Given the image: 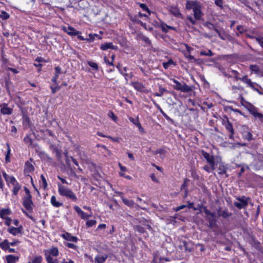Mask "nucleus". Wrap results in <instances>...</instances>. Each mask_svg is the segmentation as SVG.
I'll use <instances>...</instances> for the list:
<instances>
[{
    "label": "nucleus",
    "instance_id": "obj_1",
    "mask_svg": "<svg viewBox=\"0 0 263 263\" xmlns=\"http://www.w3.org/2000/svg\"><path fill=\"white\" fill-rule=\"evenodd\" d=\"M58 191L59 194L63 196L76 201L77 200V196L74 193L69 189L61 185L58 184Z\"/></svg>",
    "mask_w": 263,
    "mask_h": 263
},
{
    "label": "nucleus",
    "instance_id": "obj_2",
    "mask_svg": "<svg viewBox=\"0 0 263 263\" xmlns=\"http://www.w3.org/2000/svg\"><path fill=\"white\" fill-rule=\"evenodd\" d=\"M24 189L26 195L23 198V204L26 210L31 211L32 209V205L33 204L32 196L26 187H24Z\"/></svg>",
    "mask_w": 263,
    "mask_h": 263
},
{
    "label": "nucleus",
    "instance_id": "obj_3",
    "mask_svg": "<svg viewBox=\"0 0 263 263\" xmlns=\"http://www.w3.org/2000/svg\"><path fill=\"white\" fill-rule=\"evenodd\" d=\"M173 82L176 84V85L174 86V89L176 90H180L184 92H188L191 90L190 87L185 83L182 85L179 81L175 79H173Z\"/></svg>",
    "mask_w": 263,
    "mask_h": 263
},
{
    "label": "nucleus",
    "instance_id": "obj_4",
    "mask_svg": "<svg viewBox=\"0 0 263 263\" xmlns=\"http://www.w3.org/2000/svg\"><path fill=\"white\" fill-rule=\"evenodd\" d=\"M237 199L239 202H235L234 205L239 209L245 208L248 205V200L245 196L237 198Z\"/></svg>",
    "mask_w": 263,
    "mask_h": 263
},
{
    "label": "nucleus",
    "instance_id": "obj_5",
    "mask_svg": "<svg viewBox=\"0 0 263 263\" xmlns=\"http://www.w3.org/2000/svg\"><path fill=\"white\" fill-rule=\"evenodd\" d=\"M132 85L135 89L137 91L144 93H148L149 92V90L145 87V86L141 83L135 82L133 83Z\"/></svg>",
    "mask_w": 263,
    "mask_h": 263
},
{
    "label": "nucleus",
    "instance_id": "obj_6",
    "mask_svg": "<svg viewBox=\"0 0 263 263\" xmlns=\"http://www.w3.org/2000/svg\"><path fill=\"white\" fill-rule=\"evenodd\" d=\"M74 209L75 211L80 215L81 217L83 219H86L92 216L91 212L89 214H87L84 212L80 207L77 205L74 206Z\"/></svg>",
    "mask_w": 263,
    "mask_h": 263
},
{
    "label": "nucleus",
    "instance_id": "obj_7",
    "mask_svg": "<svg viewBox=\"0 0 263 263\" xmlns=\"http://www.w3.org/2000/svg\"><path fill=\"white\" fill-rule=\"evenodd\" d=\"M63 30H64L66 32H67V34L72 36L78 35L79 34V31L76 30L74 28H73L72 27H63Z\"/></svg>",
    "mask_w": 263,
    "mask_h": 263
},
{
    "label": "nucleus",
    "instance_id": "obj_8",
    "mask_svg": "<svg viewBox=\"0 0 263 263\" xmlns=\"http://www.w3.org/2000/svg\"><path fill=\"white\" fill-rule=\"evenodd\" d=\"M50 148L52 151L53 153H55V156L58 160H60L62 155H61V151L58 148V147L53 144H51L50 145Z\"/></svg>",
    "mask_w": 263,
    "mask_h": 263
},
{
    "label": "nucleus",
    "instance_id": "obj_9",
    "mask_svg": "<svg viewBox=\"0 0 263 263\" xmlns=\"http://www.w3.org/2000/svg\"><path fill=\"white\" fill-rule=\"evenodd\" d=\"M62 237L67 241H72V242H77L78 239L77 237L72 236L71 234L65 232L62 235Z\"/></svg>",
    "mask_w": 263,
    "mask_h": 263
},
{
    "label": "nucleus",
    "instance_id": "obj_10",
    "mask_svg": "<svg viewBox=\"0 0 263 263\" xmlns=\"http://www.w3.org/2000/svg\"><path fill=\"white\" fill-rule=\"evenodd\" d=\"M194 16L195 20H199L201 18L203 14L201 11V9L199 6L197 5L194 9Z\"/></svg>",
    "mask_w": 263,
    "mask_h": 263
},
{
    "label": "nucleus",
    "instance_id": "obj_11",
    "mask_svg": "<svg viewBox=\"0 0 263 263\" xmlns=\"http://www.w3.org/2000/svg\"><path fill=\"white\" fill-rule=\"evenodd\" d=\"M100 48L102 50H106L108 49L116 50L118 47L114 45L112 43H105L101 45Z\"/></svg>",
    "mask_w": 263,
    "mask_h": 263
},
{
    "label": "nucleus",
    "instance_id": "obj_12",
    "mask_svg": "<svg viewBox=\"0 0 263 263\" xmlns=\"http://www.w3.org/2000/svg\"><path fill=\"white\" fill-rule=\"evenodd\" d=\"M129 121L132 122L135 125L137 126L139 128V130L141 133H144V130L143 128L142 127L140 123L139 122L138 120V118H137V119H134L133 117H129Z\"/></svg>",
    "mask_w": 263,
    "mask_h": 263
},
{
    "label": "nucleus",
    "instance_id": "obj_13",
    "mask_svg": "<svg viewBox=\"0 0 263 263\" xmlns=\"http://www.w3.org/2000/svg\"><path fill=\"white\" fill-rule=\"evenodd\" d=\"M170 12L176 17H179L181 15L179 9L177 7L171 6L170 8Z\"/></svg>",
    "mask_w": 263,
    "mask_h": 263
},
{
    "label": "nucleus",
    "instance_id": "obj_14",
    "mask_svg": "<svg viewBox=\"0 0 263 263\" xmlns=\"http://www.w3.org/2000/svg\"><path fill=\"white\" fill-rule=\"evenodd\" d=\"M108 255L107 254L98 255L95 257V261L97 263H104Z\"/></svg>",
    "mask_w": 263,
    "mask_h": 263
},
{
    "label": "nucleus",
    "instance_id": "obj_15",
    "mask_svg": "<svg viewBox=\"0 0 263 263\" xmlns=\"http://www.w3.org/2000/svg\"><path fill=\"white\" fill-rule=\"evenodd\" d=\"M202 155L206 159L209 164L214 160L213 156H211L209 153L203 151L202 152Z\"/></svg>",
    "mask_w": 263,
    "mask_h": 263
},
{
    "label": "nucleus",
    "instance_id": "obj_16",
    "mask_svg": "<svg viewBox=\"0 0 263 263\" xmlns=\"http://www.w3.org/2000/svg\"><path fill=\"white\" fill-rule=\"evenodd\" d=\"M226 128L228 131H229L231 133V135L229 136V138L230 139H233L234 131L233 128L232 124L230 122L229 120H227V123L226 124Z\"/></svg>",
    "mask_w": 263,
    "mask_h": 263
},
{
    "label": "nucleus",
    "instance_id": "obj_17",
    "mask_svg": "<svg viewBox=\"0 0 263 263\" xmlns=\"http://www.w3.org/2000/svg\"><path fill=\"white\" fill-rule=\"evenodd\" d=\"M11 214V211L9 209H3L0 210V217L4 219L7 215Z\"/></svg>",
    "mask_w": 263,
    "mask_h": 263
},
{
    "label": "nucleus",
    "instance_id": "obj_18",
    "mask_svg": "<svg viewBox=\"0 0 263 263\" xmlns=\"http://www.w3.org/2000/svg\"><path fill=\"white\" fill-rule=\"evenodd\" d=\"M1 112L3 115H10L12 113V109L5 104L1 109Z\"/></svg>",
    "mask_w": 263,
    "mask_h": 263
},
{
    "label": "nucleus",
    "instance_id": "obj_19",
    "mask_svg": "<svg viewBox=\"0 0 263 263\" xmlns=\"http://www.w3.org/2000/svg\"><path fill=\"white\" fill-rule=\"evenodd\" d=\"M7 263H15L18 260V257L12 255H9L6 256Z\"/></svg>",
    "mask_w": 263,
    "mask_h": 263
},
{
    "label": "nucleus",
    "instance_id": "obj_20",
    "mask_svg": "<svg viewBox=\"0 0 263 263\" xmlns=\"http://www.w3.org/2000/svg\"><path fill=\"white\" fill-rule=\"evenodd\" d=\"M34 166L29 162L25 163L24 171L26 173H30L34 171Z\"/></svg>",
    "mask_w": 263,
    "mask_h": 263
},
{
    "label": "nucleus",
    "instance_id": "obj_21",
    "mask_svg": "<svg viewBox=\"0 0 263 263\" xmlns=\"http://www.w3.org/2000/svg\"><path fill=\"white\" fill-rule=\"evenodd\" d=\"M220 38L222 40H228L231 41L232 39V36L228 34L226 31L223 29H221V34Z\"/></svg>",
    "mask_w": 263,
    "mask_h": 263
},
{
    "label": "nucleus",
    "instance_id": "obj_22",
    "mask_svg": "<svg viewBox=\"0 0 263 263\" xmlns=\"http://www.w3.org/2000/svg\"><path fill=\"white\" fill-rule=\"evenodd\" d=\"M204 212L207 216H209L210 217L209 218H210L211 219H215L216 217V214L215 213L211 212L209 210L207 209L206 206L203 207Z\"/></svg>",
    "mask_w": 263,
    "mask_h": 263
},
{
    "label": "nucleus",
    "instance_id": "obj_23",
    "mask_svg": "<svg viewBox=\"0 0 263 263\" xmlns=\"http://www.w3.org/2000/svg\"><path fill=\"white\" fill-rule=\"evenodd\" d=\"M89 37L86 38V41L90 42H93L96 38H97L98 40H100L102 39L101 36L97 34H89L88 35Z\"/></svg>",
    "mask_w": 263,
    "mask_h": 263
},
{
    "label": "nucleus",
    "instance_id": "obj_24",
    "mask_svg": "<svg viewBox=\"0 0 263 263\" xmlns=\"http://www.w3.org/2000/svg\"><path fill=\"white\" fill-rule=\"evenodd\" d=\"M232 214L229 212L228 209L225 208L221 211V214H220V217H222L224 218H227L230 216H231Z\"/></svg>",
    "mask_w": 263,
    "mask_h": 263
},
{
    "label": "nucleus",
    "instance_id": "obj_25",
    "mask_svg": "<svg viewBox=\"0 0 263 263\" xmlns=\"http://www.w3.org/2000/svg\"><path fill=\"white\" fill-rule=\"evenodd\" d=\"M51 203L52 205L55 207H59L62 205V203L59 202L57 201L56 198L54 196H52L51 198Z\"/></svg>",
    "mask_w": 263,
    "mask_h": 263
},
{
    "label": "nucleus",
    "instance_id": "obj_26",
    "mask_svg": "<svg viewBox=\"0 0 263 263\" xmlns=\"http://www.w3.org/2000/svg\"><path fill=\"white\" fill-rule=\"evenodd\" d=\"M46 253H48V254H50V255L57 256L59 254V251L57 248L54 247L50 249L49 251Z\"/></svg>",
    "mask_w": 263,
    "mask_h": 263
},
{
    "label": "nucleus",
    "instance_id": "obj_27",
    "mask_svg": "<svg viewBox=\"0 0 263 263\" xmlns=\"http://www.w3.org/2000/svg\"><path fill=\"white\" fill-rule=\"evenodd\" d=\"M45 255L48 263H58L57 260H54L50 254H48V253H45Z\"/></svg>",
    "mask_w": 263,
    "mask_h": 263
},
{
    "label": "nucleus",
    "instance_id": "obj_28",
    "mask_svg": "<svg viewBox=\"0 0 263 263\" xmlns=\"http://www.w3.org/2000/svg\"><path fill=\"white\" fill-rule=\"evenodd\" d=\"M9 247V242L7 239H5L0 243V247L3 250H7Z\"/></svg>",
    "mask_w": 263,
    "mask_h": 263
},
{
    "label": "nucleus",
    "instance_id": "obj_29",
    "mask_svg": "<svg viewBox=\"0 0 263 263\" xmlns=\"http://www.w3.org/2000/svg\"><path fill=\"white\" fill-rule=\"evenodd\" d=\"M196 6H197V4L194 2L187 1L186 2V8L187 9H192L193 10Z\"/></svg>",
    "mask_w": 263,
    "mask_h": 263
},
{
    "label": "nucleus",
    "instance_id": "obj_30",
    "mask_svg": "<svg viewBox=\"0 0 263 263\" xmlns=\"http://www.w3.org/2000/svg\"><path fill=\"white\" fill-rule=\"evenodd\" d=\"M248 109L249 112L253 116H254L257 112V109L251 104H249Z\"/></svg>",
    "mask_w": 263,
    "mask_h": 263
},
{
    "label": "nucleus",
    "instance_id": "obj_31",
    "mask_svg": "<svg viewBox=\"0 0 263 263\" xmlns=\"http://www.w3.org/2000/svg\"><path fill=\"white\" fill-rule=\"evenodd\" d=\"M250 69L252 72H254L256 74L260 72L259 67L256 65H251L250 66Z\"/></svg>",
    "mask_w": 263,
    "mask_h": 263
},
{
    "label": "nucleus",
    "instance_id": "obj_32",
    "mask_svg": "<svg viewBox=\"0 0 263 263\" xmlns=\"http://www.w3.org/2000/svg\"><path fill=\"white\" fill-rule=\"evenodd\" d=\"M227 168L226 166H225L223 164L219 165L218 171V174L220 175H222L224 174H226L227 172Z\"/></svg>",
    "mask_w": 263,
    "mask_h": 263
},
{
    "label": "nucleus",
    "instance_id": "obj_33",
    "mask_svg": "<svg viewBox=\"0 0 263 263\" xmlns=\"http://www.w3.org/2000/svg\"><path fill=\"white\" fill-rule=\"evenodd\" d=\"M169 259L167 258H161L158 257H155L154 258V261L156 263H163L164 261H168Z\"/></svg>",
    "mask_w": 263,
    "mask_h": 263
},
{
    "label": "nucleus",
    "instance_id": "obj_34",
    "mask_svg": "<svg viewBox=\"0 0 263 263\" xmlns=\"http://www.w3.org/2000/svg\"><path fill=\"white\" fill-rule=\"evenodd\" d=\"M171 65H175V62L172 59H170L167 62H164L163 63V67L165 69H167Z\"/></svg>",
    "mask_w": 263,
    "mask_h": 263
},
{
    "label": "nucleus",
    "instance_id": "obj_35",
    "mask_svg": "<svg viewBox=\"0 0 263 263\" xmlns=\"http://www.w3.org/2000/svg\"><path fill=\"white\" fill-rule=\"evenodd\" d=\"M207 220L209 222V227L210 228H213L216 224V219H211L210 218H207Z\"/></svg>",
    "mask_w": 263,
    "mask_h": 263
},
{
    "label": "nucleus",
    "instance_id": "obj_36",
    "mask_svg": "<svg viewBox=\"0 0 263 263\" xmlns=\"http://www.w3.org/2000/svg\"><path fill=\"white\" fill-rule=\"evenodd\" d=\"M123 202L125 203V204L129 206H133L134 205V202L132 200H128L125 198H122Z\"/></svg>",
    "mask_w": 263,
    "mask_h": 263
},
{
    "label": "nucleus",
    "instance_id": "obj_37",
    "mask_svg": "<svg viewBox=\"0 0 263 263\" xmlns=\"http://www.w3.org/2000/svg\"><path fill=\"white\" fill-rule=\"evenodd\" d=\"M166 89L164 88H163L162 87H159V92H155L154 93V95L157 97H161L164 92L166 91Z\"/></svg>",
    "mask_w": 263,
    "mask_h": 263
},
{
    "label": "nucleus",
    "instance_id": "obj_38",
    "mask_svg": "<svg viewBox=\"0 0 263 263\" xmlns=\"http://www.w3.org/2000/svg\"><path fill=\"white\" fill-rule=\"evenodd\" d=\"M246 84H247L249 87H251L252 88L254 89V90L258 91V89L257 88H255L254 87V84L255 83L252 82L251 80V79H249L247 81L245 82Z\"/></svg>",
    "mask_w": 263,
    "mask_h": 263
},
{
    "label": "nucleus",
    "instance_id": "obj_39",
    "mask_svg": "<svg viewBox=\"0 0 263 263\" xmlns=\"http://www.w3.org/2000/svg\"><path fill=\"white\" fill-rule=\"evenodd\" d=\"M188 180H189L187 179H184L183 183L181 186V190H184V189L185 190V196H186V195H187V190L186 189V186H187L186 182L188 181Z\"/></svg>",
    "mask_w": 263,
    "mask_h": 263
},
{
    "label": "nucleus",
    "instance_id": "obj_40",
    "mask_svg": "<svg viewBox=\"0 0 263 263\" xmlns=\"http://www.w3.org/2000/svg\"><path fill=\"white\" fill-rule=\"evenodd\" d=\"M88 65L90 67H92V68H93L96 70H98V69H99L98 64L94 62L88 61Z\"/></svg>",
    "mask_w": 263,
    "mask_h": 263
},
{
    "label": "nucleus",
    "instance_id": "obj_41",
    "mask_svg": "<svg viewBox=\"0 0 263 263\" xmlns=\"http://www.w3.org/2000/svg\"><path fill=\"white\" fill-rule=\"evenodd\" d=\"M42 261V258L41 256H35L32 259V263H41Z\"/></svg>",
    "mask_w": 263,
    "mask_h": 263
},
{
    "label": "nucleus",
    "instance_id": "obj_42",
    "mask_svg": "<svg viewBox=\"0 0 263 263\" xmlns=\"http://www.w3.org/2000/svg\"><path fill=\"white\" fill-rule=\"evenodd\" d=\"M200 55L206 56H213L214 55V53L211 50H209L208 51H200Z\"/></svg>",
    "mask_w": 263,
    "mask_h": 263
},
{
    "label": "nucleus",
    "instance_id": "obj_43",
    "mask_svg": "<svg viewBox=\"0 0 263 263\" xmlns=\"http://www.w3.org/2000/svg\"><path fill=\"white\" fill-rule=\"evenodd\" d=\"M8 231L12 234L13 235H16L18 233L17 232V229L15 227H11L9 229H8Z\"/></svg>",
    "mask_w": 263,
    "mask_h": 263
},
{
    "label": "nucleus",
    "instance_id": "obj_44",
    "mask_svg": "<svg viewBox=\"0 0 263 263\" xmlns=\"http://www.w3.org/2000/svg\"><path fill=\"white\" fill-rule=\"evenodd\" d=\"M0 17L3 20H7L9 17V15L5 11H2L0 14Z\"/></svg>",
    "mask_w": 263,
    "mask_h": 263
},
{
    "label": "nucleus",
    "instance_id": "obj_45",
    "mask_svg": "<svg viewBox=\"0 0 263 263\" xmlns=\"http://www.w3.org/2000/svg\"><path fill=\"white\" fill-rule=\"evenodd\" d=\"M157 108L167 120H171V119L163 111L159 105H157Z\"/></svg>",
    "mask_w": 263,
    "mask_h": 263
},
{
    "label": "nucleus",
    "instance_id": "obj_46",
    "mask_svg": "<svg viewBox=\"0 0 263 263\" xmlns=\"http://www.w3.org/2000/svg\"><path fill=\"white\" fill-rule=\"evenodd\" d=\"M21 188L19 184L13 185V193L14 195H16Z\"/></svg>",
    "mask_w": 263,
    "mask_h": 263
},
{
    "label": "nucleus",
    "instance_id": "obj_47",
    "mask_svg": "<svg viewBox=\"0 0 263 263\" xmlns=\"http://www.w3.org/2000/svg\"><path fill=\"white\" fill-rule=\"evenodd\" d=\"M204 26L208 28L209 29H214L215 27V25L209 22H206L204 23Z\"/></svg>",
    "mask_w": 263,
    "mask_h": 263
},
{
    "label": "nucleus",
    "instance_id": "obj_48",
    "mask_svg": "<svg viewBox=\"0 0 263 263\" xmlns=\"http://www.w3.org/2000/svg\"><path fill=\"white\" fill-rule=\"evenodd\" d=\"M7 147H8L7 153L5 156V160H6V162H9V161H10L9 155L10 153V148L9 145L8 144H7Z\"/></svg>",
    "mask_w": 263,
    "mask_h": 263
},
{
    "label": "nucleus",
    "instance_id": "obj_49",
    "mask_svg": "<svg viewBox=\"0 0 263 263\" xmlns=\"http://www.w3.org/2000/svg\"><path fill=\"white\" fill-rule=\"evenodd\" d=\"M24 141L25 143L26 144H29V145L32 144V140L30 138L29 135H27L26 137L24 138Z\"/></svg>",
    "mask_w": 263,
    "mask_h": 263
},
{
    "label": "nucleus",
    "instance_id": "obj_50",
    "mask_svg": "<svg viewBox=\"0 0 263 263\" xmlns=\"http://www.w3.org/2000/svg\"><path fill=\"white\" fill-rule=\"evenodd\" d=\"M70 157H68V158H65V163L68 167V168H69L72 172H73V170L72 168L71 167V165H70Z\"/></svg>",
    "mask_w": 263,
    "mask_h": 263
},
{
    "label": "nucleus",
    "instance_id": "obj_51",
    "mask_svg": "<svg viewBox=\"0 0 263 263\" xmlns=\"http://www.w3.org/2000/svg\"><path fill=\"white\" fill-rule=\"evenodd\" d=\"M255 40L259 43L260 46L263 48V37L257 36V37H255Z\"/></svg>",
    "mask_w": 263,
    "mask_h": 263
},
{
    "label": "nucleus",
    "instance_id": "obj_52",
    "mask_svg": "<svg viewBox=\"0 0 263 263\" xmlns=\"http://www.w3.org/2000/svg\"><path fill=\"white\" fill-rule=\"evenodd\" d=\"M96 222L95 220H89L86 222V225L88 227H90L96 224Z\"/></svg>",
    "mask_w": 263,
    "mask_h": 263
},
{
    "label": "nucleus",
    "instance_id": "obj_53",
    "mask_svg": "<svg viewBox=\"0 0 263 263\" xmlns=\"http://www.w3.org/2000/svg\"><path fill=\"white\" fill-rule=\"evenodd\" d=\"M254 118H257L261 122L263 121V115L261 113L257 112L254 116H253Z\"/></svg>",
    "mask_w": 263,
    "mask_h": 263
},
{
    "label": "nucleus",
    "instance_id": "obj_54",
    "mask_svg": "<svg viewBox=\"0 0 263 263\" xmlns=\"http://www.w3.org/2000/svg\"><path fill=\"white\" fill-rule=\"evenodd\" d=\"M65 246L68 248H71L74 250H77L78 248V247L76 245L72 243L67 242L65 243Z\"/></svg>",
    "mask_w": 263,
    "mask_h": 263
},
{
    "label": "nucleus",
    "instance_id": "obj_55",
    "mask_svg": "<svg viewBox=\"0 0 263 263\" xmlns=\"http://www.w3.org/2000/svg\"><path fill=\"white\" fill-rule=\"evenodd\" d=\"M108 116L111 118L114 121L117 120V117L114 114L112 111H109L108 114Z\"/></svg>",
    "mask_w": 263,
    "mask_h": 263
},
{
    "label": "nucleus",
    "instance_id": "obj_56",
    "mask_svg": "<svg viewBox=\"0 0 263 263\" xmlns=\"http://www.w3.org/2000/svg\"><path fill=\"white\" fill-rule=\"evenodd\" d=\"M41 178L43 183V186L45 189L47 186V182L46 180L45 177L43 176V175H42Z\"/></svg>",
    "mask_w": 263,
    "mask_h": 263
},
{
    "label": "nucleus",
    "instance_id": "obj_57",
    "mask_svg": "<svg viewBox=\"0 0 263 263\" xmlns=\"http://www.w3.org/2000/svg\"><path fill=\"white\" fill-rule=\"evenodd\" d=\"M140 7L144 11H147L149 13H150V11L148 8L147 6L144 4H140Z\"/></svg>",
    "mask_w": 263,
    "mask_h": 263
},
{
    "label": "nucleus",
    "instance_id": "obj_58",
    "mask_svg": "<svg viewBox=\"0 0 263 263\" xmlns=\"http://www.w3.org/2000/svg\"><path fill=\"white\" fill-rule=\"evenodd\" d=\"M9 181L13 184V185H16L17 184H18L16 180V179L14 178V177L11 176L10 177V179L9 180Z\"/></svg>",
    "mask_w": 263,
    "mask_h": 263
},
{
    "label": "nucleus",
    "instance_id": "obj_59",
    "mask_svg": "<svg viewBox=\"0 0 263 263\" xmlns=\"http://www.w3.org/2000/svg\"><path fill=\"white\" fill-rule=\"evenodd\" d=\"M141 40L145 43H146L147 44H150L151 43V42L149 40V39L145 36H142L141 37Z\"/></svg>",
    "mask_w": 263,
    "mask_h": 263
},
{
    "label": "nucleus",
    "instance_id": "obj_60",
    "mask_svg": "<svg viewBox=\"0 0 263 263\" xmlns=\"http://www.w3.org/2000/svg\"><path fill=\"white\" fill-rule=\"evenodd\" d=\"M215 4L221 8H222V0H215Z\"/></svg>",
    "mask_w": 263,
    "mask_h": 263
},
{
    "label": "nucleus",
    "instance_id": "obj_61",
    "mask_svg": "<svg viewBox=\"0 0 263 263\" xmlns=\"http://www.w3.org/2000/svg\"><path fill=\"white\" fill-rule=\"evenodd\" d=\"M50 88L52 90V93H54L56 91H58L60 89V87L58 85L55 87L51 86Z\"/></svg>",
    "mask_w": 263,
    "mask_h": 263
},
{
    "label": "nucleus",
    "instance_id": "obj_62",
    "mask_svg": "<svg viewBox=\"0 0 263 263\" xmlns=\"http://www.w3.org/2000/svg\"><path fill=\"white\" fill-rule=\"evenodd\" d=\"M136 228V230L141 233H143L145 232L144 228L140 226H137Z\"/></svg>",
    "mask_w": 263,
    "mask_h": 263
},
{
    "label": "nucleus",
    "instance_id": "obj_63",
    "mask_svg": "<svg viewBox=\"0 0 263 263\" xmlns=\"http://www.w3.org/2000/svg\"><path fill=\"white\" fill-rule=\"evenodd\" d=\"M4 219L6 220L5 224L7 226H10L12 221L10 217H7Z\"/></svg>",
    "mask_w": 263,
    "mask_h": 263
},
{
    "label": "nucleus",
    "instance_id": "obj_64",
    "mask_svg": "<svg viewBox=\"0 0 263 263\" xmlns=\"http://www.w3.org/2000/svg\"><path fill=\"white\" fill-rule=\"evenodd\" d=\"M187 20H189L191 23L192 24V25H194L196 24V21L195 20L193 19V18L191 16H188L187 17Z\"/></svg>",
    "mask_w": 263,
    "mask_h": 263
}]
</instances>
